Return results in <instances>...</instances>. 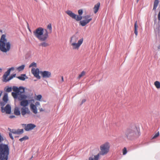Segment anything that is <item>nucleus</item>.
Segmentation results:
<instances>
[{
  "label": "nucleus",
  "mask_w": 160,
  "mask_h": 160,
  "mask_svg": "<svg viewBox=\"0 0 160 160\" xmlns=\"http://www.w3.org/2000/svg\"><path fill=\"white\" fill-rule=\"evenodd\" d=\"M43 28L39 27L37 28L33 31L34 36L40 41H43L40 43L39 46L42 47H47L49 45L48 43L45 41L49 37L48 32L47 29L44 30L45 33H44Z\"/></svg>",
  "instance_id": "f257e3e1"
},
{
  "label": "nucleus",
  "mask_w": 160,
  "mask_h": 160,
  "mask_svg": "<svg viewBox=\"0 0 160 160\" xmlns=\"http://www.w3.org/2000/svg\"><path fill=\"white\" fill-rule=\"evenodd\" d=\"M11 44L8 42L5 34H2L0 39V50L2 52H6L11 48Z\"/></svg>",
  "instance_id": "f03ea898"
},
{
  "label": "nucleus",
  "mask_w": 160,
  "mask_h": 160,
  "mask_svg": "<svg viewBox=\"0 0 160 160\" xmlns=\"http://www.w3.org/2000/svg\"><path fill=\"white\" fill-rule=\"evenodd\" d=\"M140 133L136 128H127L125 133V137L129 140H132L138 137Z\"/></svg>",
  "instance_id": "7ed1b4c3"
},
{
  "label": "nucleus",
  "mask_w": 160,
  "mask_h": 160,
  "mask_svg": "<svg viewBox=\"0 0 160 160\" xmlns=\"http://www.w3.org/2000/svg\"><path fill=\"white\" fill-rule=\"evenodd\" d=\"M78 39V37L75 35H73L70 38V43L73 50H78L83 43V39L82 38L80 39L77 43H76Z\"/></svg>",
  "instance_id": "20e7f679"
},
{
  "label": "nucleus",
  "mask_w": 160,
  "mask_h": 160,
  "mask_svg": "<svg viewBox=\"0 0 160 160\" xmlns=\"http://www.w3.org/2000/svg\"><path fill=\"white\" fill-rule=\"evenodd\" d=\"M9 154V148L7 145H0V160H8Z\"/></svg>",
  "instance_id": "39448f33"
},
{
  "label": "nucleus",
  "mask_w": 160,
  "mask_h": 160,
  "mask_svg": "<svg viewBox=\"0 0 160 160\" xmlns=\"http://www.w3.org/2000/svg\"><path fill=\"white\" fill-rule=\"evenodd\" d=\"M110 144L109 142H106L101 145L100 147V154L102 155L107 154L109 151Z\"/></svg>",
  "instance_id": "423d86ee"
},
{
  "label": "nucleus",
  "mask_w": 160,
  "mask_h": 160,
  "mask_svg": "<svg viewBox=\"0 0 160 160\" xmlns=\"http://www.w3.org/2000/svg\"><path fill=\"white\" fill-rule=\"evenodd\" d=\"M66 13L68 14L70 17L73 19H75L77 21H79L81 20L82 17V15L83 13V11L82 9H80L78 11V13L80 15H76L75 14L72 12L71 11L68 10L66 12Z\"/></svg>",
  "instance_id": "0eeeda50"
},
{
  "label": "nucleus",
  "mask_w": 160,
  "mask_h": 160,
  "mask_svg": "<svg viewBox=\"0 0 160 160\" xmlns=\"http://www.w3.org/2000/svg\"><path fill=\"white\" fill-rule=\"evenodd\" d=\"M14 69V68L13 67H12L9 69L8 71L5 73L2 77V81L3 82H7L12 79L14 77H15L16 74H15L11 75L8 78H7L8 77L10 74L11 71L13 70Z\"/></svg>",
  "instance_id": "6e6552de"
},
{
  "label": "nucleus",
  "mask_w": 160,
  "mask_h": 160,
  "mask_svg": "<svg viewBox=\"0 0 160 160\" xmlns=\"http://www.w3.org/2000/svg\"><path fill=\"white\" fill-rule=\"evenodd\" d=\"M8 129L10 132L9 133V136L12 140L13 139V138L12 135V133L15 134H20L22 133L23 132V129H18L17 130L14 129H12L8 128Z\"/></svg>",
  "instance_id": "1a4fd4ad"
},
{
  "label": "nucleus",
  "mask_w": 160,
  "mask_h": 160,
  "mask_svg": "<svg viewBox=\"0 0 160 160\" xmlns=\"http://www.w3.org/2000/svg\"><path fill=\"white\" fill-rule=\"evenodd\" d=\"M90 17V15H87L84 16L83 18L85 19V20H83L80 22V24L82 26H85L88 23L92 20V18H89Z\"/></svg>",
  "instance_id": "9d476101"
},
{
  "label": "nucleus",
  "mask_w": 160,
  "mask_h": 160,
  "mask_svg": "<svg viewBox=\"0 0 160 160\" xmlns=\"http://www.w3.org/2000/svg\"><path fill=\"white\" fill-rule=\"evenodd\" d=\"M31 72L34 76L38 79H40V76L39 75V70L38 68L35 69L32 68L31 70Z\"/></svg>",
  "instance_id": "9b49d317"
},
{
  "label": "nucleus",
  "mask_w": 160,
  "mask_h": 160,
  "mask_svg": "<svg viewBox=\"0 0 160 160\" xmlns=\"http://www.w3.org/2000/svg\"><path fill=\"white\" fill-rule=\"evenodd\" d=\"M40 74L43 78H48L51 77V74L50 72L48 71H41Z\"/></svg>",
  "instance_id": "f8f14e48"
},
{
  "label": "nucleus",
  "mask_w": 160,
  "mask_h": 160,
  "mask_svg": "<svg viewBox=\"0 0 160 160\" xmlns=\"http://www.w3.org/2000/svg\"><path fill=\"white\" fill-rule=\"evenodd\" d=\"M36 127L35 125L32 123L25 124L24 129L26 131H29L33 129Z\"/></svg>",
  "instance_id": "ddd939ff"
},
{
  "label": "nucleus",
  "mask_w": 160,
  "mask_h": 160,
  "mask_svg": "<svg viewBox=\"0 0 160 160\" xmlns=\"http://www.w3.org/2000/svg\"><path fill=\"white\" fill-rule=\"evenodd\" d=\"M1 111L2 112H5L6 113L9 114L11 112V107L9 104H7L4 108H2Z\"/></svg>",
  "instance_id": "4468645a"
},
{
  "label": "nucleus",
  "mask_w": 160,
  "mask_h": 160,
  "mask_svg": "<svg viewBox=\"0 0 160 160\" xmlns=\"http://www.w3.org/2000/svg\"><path fill=\"white\" fill-rule=\"evenodd\" d=\"M21 113L22 116H24L26 114H30V112L28 108L22 107L21 108Z\"/></svg>",
  "instance_id": "2eb2a0df"
},
{
  "label": "nucleus",
  "mask_w": 160,
  "mask_h": 160,
  "mask_svg": "<svg viewBox=\"0 0 160 160\" xmlns=\"http://www.w3.org/2000/svg\"><path fill=\"white\" fill-rule=\"evenodd\" d=\"M30 108L31 111L35 114L37 113V109L36 106L34 104H31L30 105Z\"/></svg>",
  "instance_id": "dca6fc26"
},
{
  "label": "nucleus",
  "mask_w": 160,
  "mask_h": 160,
  "mask_svg": "<svg viewBox=\"0 0 160 160\" xmlns=\"http://www.w3.org/2000/svg\"><path fill=\"white\" fill-rule=\"evenodd\" d=\"M28 104V100H24L21 101L20 103V105L23 107H26Z\"/></svg>",
  "instance_id": "f3484780"
},
{
  "label": "nucleus",
  "mask_w": 160,
  "mask_h": 160,
  "mask_svg": "<svg viewBox=\"0 0 160 160\" xmlns=\"http://www.w3.org/2000/svg\"><path fill=\"white\" fill-rule=\"evenodd\" d=\"M100 6V3L99 2L97 4H95L93 8L94 12L95 13H96L98 11Z\"/></svg>",
  "instance_id": "a211bd4d"
},
{
  "label": "nucleus",
  "mask_w": 160,
  "mask_h": 160,
  "mask_svg": "<svg viewBox=\"0 0 160 160\" xmlns=\"http://www.w3.org/2000/svg\"><path fill=\"white\" fill-rule=\"evenodd\" d=\"M100 154V153H98L97 155L92 156L89 158V160H98Z\"/></svg>",
  "instance_id": "6ab92c4d"
},
{
  "label": "nucleus",
  "mask_w": 160,
  "mask_h": 160,
  "mask_svg": "<svg viewBox=\"0 0 160 160\" xmlns=\"http://www.w3.org/2000/svg\"><path fill=\"white\" fill-rule=\"evenodd\" d=\"M14 113L15 115L17 116H19L20 115V111L18 107H16L15 108Z\"/></svg>",
  "instance_id": "aec40b11"
},
{
  "label": "nucleus",
  "mask_w": 160,
  "mask_h": 160,
  "mask_svg": "<svg viewBox=\"0 0 160 160\" xmlns=\"http://www.w3.org/2000/svg\"><path fill=\"white\" fill-rule=\"evenodd\" d=\"M160 28V26L158 23V24L156 25V27L154 29V30L155 33L156 34H158V35L159 34V33L160 32L159 28Z\"/></svg>",
  "instance_id": "412c9836"
},
{
  "label": "nucleus",
  "mask_w": 160,
  "mask_h": 160,
  "mask_svg": "<svg viewBox=\"0 0 160 160\" xmlns=\"http://www.w3.org/2000/svg\"><path fill=\"white\" fill-rule=\"evenodd\" d=\"M137 21H136L134 24V33L136 36H137L138 34V26L137 25Z\"/></svg>",
  "instance_id": "4be33fe9"
},
{
  "label": "nucleus",
  "mask_w": 160,
  "mask_h": 160,
  "mask_svg": "<svg viewBox=\"0 0 160 160\" xmlns=\"http://www.w3.org/2000/svg\"><path fill=\"white\" fill-rule=\"evenodd\" d=\"M27 96L25 95H21L18 97V99L19 101H22L27 98Z\"/></svg>",
  "instance_id": "5701e85b"
},
{
  "label": "nucleus",
  "mask_w": 160,
  "mask_h": 160,
  "mask_svg": "<svg viewBox=\"0 0 160 160\" xmlns=\"http://www.w3.org/2000/svg\"><path fill=\"white\" fill-rule=\"evenodd\" d=\"M24 88L21 87H20L19 88V91H18V94L19 95H21L22 93H23L24 92Z\"/></svg>",
  "instance_id": "b1692460"
},
{
  "label": "nucleus",
  "mask_w": 160,
  "mask_h": 160,
  "mask_svg": "<svg viewBox=\"0 0 160 160\" xmlns=\"http://www.w3.org/2000/svg\"><path fill=\"white\" fill-rule=\"evenodd\" d=\"M2 99L3 101L5 102H8V94L7 93L4 94Z\"/></svg>",
  "instance_id": "393cba45"
},
{
  "label": "nucleus",
  "mask_w": 160,
  "mask_h": 160,
  "mask_svg": "<svg viewBox=\"0 0 160 160\" xmlns=\"http://www.w3.org/2000/svg\"><path fill=\"white\" fill-rule=\"evenodd\" d=\"M159 0H155L154 2L153 9L155 10L159 3Z\"/></svg>",
  "instance_id": "a878e982"
},
{
  "label": "nucleus",
  "mask_w": 160,
  "mask_h": 160,
  "mask_svg": "<svg viewBox=\"0 0 160 160\" xmlns=\"http://www.w3.org/2000/svg\"><path fill=\"white\" fill-rule=\"evenodd\" d=\"M25 76H26L25 74H22L21 76L17 77V78L20 80L24 81L25 79Z\"/></svg>",
  "instance_id": "bb28decb"
},
{
  "label": "nucleus",
  "mask_w": 160,
  "mask_h": 160,
  "mask_svg": "<svg viewBox=\"0 0 160 160\" xmlns=\"http://www.w3.org/2000/svg\"><path fill=\"white\" fill-rule=\"evenodd\" d=\"M154 85L157 88H160V82L159 81H155L154 83Z\"/></svg>",
  "instance_id": "cd10ccee"
},
{
  "label": "nucleus",
  "mask_w": 160,
  "mask_h": 160,
  "mask_svg": "<svg viewBox=\"0 0 160 160\" xmlns=\"http://www.w3.org/2000/svg\"><path fill=\"white\" fill-rule=\"evenodd\" d=\"M25 65H22L17 68V69L18 71H21L24 69Z\"/></svg>",
  "instance_id": "c85d7f7f"
},
{
  "label": "nucleus",
  "mask_w": 160,
  "mask_h": 160,
  "mask_svg": "<svg viewBox=\"0 0 160 160\" xmlns=\"http://www.w3.org/2000/svg\"><path fill=\"white\" fill-rule=\"evenodd\" d=\"M19 95L18 93L15 92H12V95L15 99L17 98L18 97V95Z\"/></svg>",
  "instance_id": "c756f323"
},
{
  "label": "nucleus",
  "mask_w": 160,
  "mask_h": 160,
  "mask_svg": "<svg viewBox=\"0 0 160 160\" xmlns=\"http://www.w3.org/2000/svg\"><path fill=\"white\" fill-rule=\"evenodd\" d=\"M12 89L13 91L15 92L18 93L19 88H18L16 86H14L12 87Z\"/></svg>",
  "instance_id": "7c9ffc66"
},
{
  "label": "nucleus",
  "mask_w": 160,
  "mask_h": 160,
  "mask_svg": "<svg viewBox=\"0 0 160 160\" xmlns=\"http://www.w3.org/2000/svg\"><path fill=\"white\" fill-rule=\"evenodd\" d=\"M28 139V137L27 136H25L23 137L20 138L19 140L21 142H22L23 141H25L26 140Z\"/></svg>",
  "instance_id": "2f4dec72"
},
{
  "label": "nucleus",
  "mask_w": 160,
  "mask_h": 160,
  "mask_svg": "<svg viewBox=\"0 0 160 160\" xmlns=\"http://www.w3.org/2000/svg\"><path fill=\"white\" fill-rule=\"evenodd\" d=\"M47 28L49 29L50 31V33H51L52 31V27L51 24L49 23L48 25Z\"/></svg>",
  "instance_id": "473e14b6"
},
{
  "label": "nucleus",
  "mask_w": 160,
  "mask_h": 160,
  "mask_svg": "<svg viewBox=\"0 0 160 160\" xmlns=\"http://www.w3.org/2000/svg\"><path fill=\"white\" fill-rule=\"evenodd\" d=\"M86 72L84 71H82L81 73L79 75L78 77V78L80 79V78H81L82 77L84 76Z\"/></svg>",
  "instance_id": "72a5a7b5"
},
{
  "label": "nucleus",
  "mask_w": 160,
  "mask_h": 160,
  "mask_svg": "<svg viewBox=\"0 0 160 160\" xmlns=\"http://www.w3.org/2000/svg\"><path fill=\"white\" fill-rule=\"evenodd\" d=\"M32 67H37V64L36 63H35L34 62H33L32 63H31L29 66V68H31Z\"/></svg>",
  "instance_id": "f704fd0d"
},
{
  "label": "nucleus",
  "mask_w": 160,
  "mask_h": 160,
  "mask_svg": "<svg viewBox=\"0 0 160 160\" xmlns=\"http://www.w3.org/2000/svg\"><path fill=\"white\" fill-rule=\"evenodd\" d=\"M7 102H4V101L3 102H0V105L1 106V110L2 109V108H3V107L5 106V105L7 103Z\"/></svg>",
  "instance_id": "c9c22d12"
},
{
  "label": "nucleus",
  "mask_w": 160,
  "mask_h": 160,
  "mask_svg": "<svg viewBox=\"0 0 160 160\" xmlns=\"http://www.w3.org/2000/svg\"><path fill=\"white\" fill-rule=\"evenodd\" d=\"M159 135V132H158L157 133H156L152 138V139H155L157 138V137H158Z\"/></svg>",
  "instance_id": "e433bc0d"
},
{
  "label": "nucleus",
  "mask_w": 160,
  "mask_h": 160,
  "mask_svg": "<svg viewBox=\"0 0 160 160\" xmlns=\"http://www.w3.org/2000/svg\"><path fill=\"white\" fill-rule=\"evenodd\" d=\"M122 153H123V155H125L127 152V148H126L124 147L122 149Z\"/></svg>",
  "instance_id": "4c0bfd02"
},
{
  "label": "nucleus",
  "mask_w": 160,
  "mask_h": 160,
  "mask_svg": "<svg viewBox=\"0 0 160 160\" xmlns=\"http://www.w3.org/2000/svg\"><path fill=\"white\" fill-rule=\"evenodd\" d=\"M12 89L11 87H8L5 91L7 92H10L12 91Z\"/></svg>",
  "instance_id": "58836bf2"
},
{
  "label": "nucleus",
  "mask_w": 160,
  "mask_h": 160,
  "mask_svg": "<svg viewBox=\"0 0 160 160\" xmlns=\"http://www.w3.org/2000/svg\"><path fill=\"white\" fill-rule=\"evenodd\" d=\"M42 98V96L41 95H39L37 96L36 99L38 100H40Z\"/></svg>",
  "instance_id": "ea45409f"
},
{
  "label": "nucleus",
  "mask_w": 160,
  "mask_h": 160,
  "mask_svg": "<svg viewBox=\"0 0 160 160\" xmlns=\"http://www.w3.org/2000/svg\"><path fill=\"white\" fill-rule=\"evenodd\" d=\"M35 104V105H36V106L37 107L38 106H39L40 105V103L38 102H36Z\"/></svg>",
  "instance_id": "a19ab883"
},
{
  "label": "nucleus",
  "mask_w": 160,
  "mask_h": 160,
  "mask_svg": "<svg viewBox=\"0 0 160 160\" xmlns=\"http://www.w3.org/2000/svg\"><path fill=\"white\" fill-rule=\"evenodd\" d=\"M158 19L159 21L160 20V11L159 12L158 15Z\"/></svg>",
  "instance_id": "79ce46f5"
},
{
  "label": "nucleus",
  "mask_w": 160,
  "mask_h": 160,
  "mask_svg": "<svg viewBox=\"0 0 160 160\" xmlns=\"http://www.w3.org/2000/svg\"><path fill=\"white\" fill-rule=\"evenodd\" d=\"M86 100L85 99L82 100V101L81 104H83V103L85 102H86Z\"/></svg>",
  "instance_id": "37998d69"
},
{
  "label": "nucleus",
  "mask_w": 160,
  "mask_h": 160,
  "mask_svg": "<svg viewBox=\"0 0 160 160\" xmlns=\"http://www.w3.org/2000/svg\"><path fill=\"white\" fill-rule=\"evenodd\" d=\"M15 117V116L13 115H11L10 116L9 118H12Z\"/></svg>",
  "instance_id": "c03bdc74"
},
{
  "label": "nucleus",
  "mask_w": 160,
  "mask_h": 160,
  "mask_svg": "<svg viewBox=\"0 0 160 160\" xmlns=\"http://www.w3.org/2000/svg\"><path fill=\"white\" fill-rule=\"evenodd\" d=\"M39 110H40V112H42L44 111V110L42 108H40L39 109Z\"/></svg>",
  "instance_id": "a18cd8bd"
},
{
  "label": "nucleus",
  "mask_w": 160,
  "mask_h": 160,
  "mask_svg": "<svg viewBox=\"0 0 160 160\" xmlns=\"http://www.w3.org/2000/svg\"><path fill=\"white\" fill-rule=\"evenodd\" d=\"M3 92L2 91H0V97H1Z\"/></svg>",
  "instance_id": "49530a36"
},
{
  "label": "nucleus",
  "mask_w": 160,
  "mask_h": 160,
  "mask_svg": "<svg viewBox=\"0 0 160 160\" xmlns=\"http://www.w3.org/2000/svg\"><path fill=\"white\" fill-rule=\"evenodd\" d=\"M63 77H62V82H63Z\"/></svg>",
  "instance_id": "de8ad7c7"
},
{
  "label": "nucleus",
  "mask_w": 160,
  "mask_h": 160,
  "mask_svg": "<svg viewBox=\"0 0 160 160\" xmlns=\"http://www.w3.org/2000/svg\"><path fill=\"white\" fill-rule=\"evenodd\" d=\"M28 29L29 31L30 32H31V30H30V29L29 28V27L28 28Z\"/></svg>",
  "instance_id": "09e8293b"
},
{
  "label": "nucleus",
  "mask_w": 160,
  "mask_h": 160,
  "mask_svg": "<svg viewBox=\"0 0 160 160\" xmlns=\"http://www.w3.org/2000/svg\"><path fill=\"white\" fill-rule=\"evenodd\" d=\"M2 69L1 68H0V72H2Z\"/></svg>",
  "instance_id": "8fccbe9b"
},
{
  "label": "nucleus",
  "mask_w": 160,
  "mask_h": 160,
  "mask_svg": "<svg viewBox=\"0 0 160 160\" xmlns=\"http://www.w3.org/2000/svg\"><path fill=\"white\" fill-rule=\"evenodd\" d=\"M139 1V0H137V2H138Z\"/></svg>",
  "instance_id": "3c124183"
}]
</instances>
